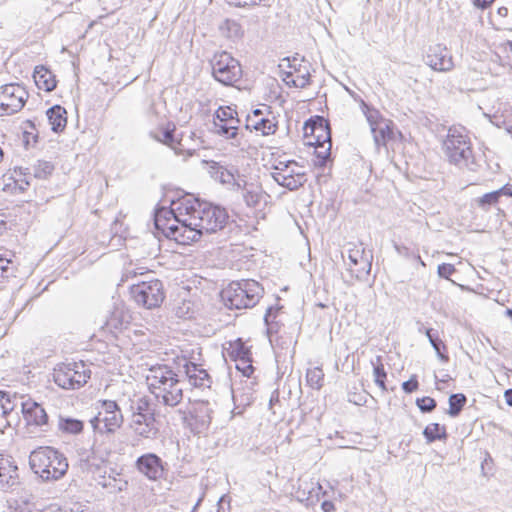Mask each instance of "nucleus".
<instances>
[{
    "label": "nucleus",
    "instance_id": "3",
    "mask_svg": "<svg viewBox=\"0 0 512 512\" xmlns=\"http://www.w3.org/2000/svg\"><path fill=\"white\" fill-rule=\"evenodd\" d=\"M32 471L44 481H54L62 478L68 470L66 457L53 447H39L29 456Z\"/></svg>",
    "mask_w": 512,
    "mask_h": 512
},
{
    "label": "nucleus",
    "instance_id": "50",
    "mask_svg": "<svg viewBox=\"0 0 512 512\" xmlns=\"http://www.w3.org/2000/svg\"><path fill=\"white\" fill-rule=\"evenodd\" d=\"M419 388V382L417 379V375L413 374L409 380L402 383V389L405 393L411 394L417 391Z\"/></svg>",
    "mask_w": 512,
    "mask_h": 512
},
{
    "label": "nucleus",
    "instance_id": "36",
    "mask_svg": "<svg viewBox=\"0 0 512 512\" xmlns=\"http://www.w3.org/2000/svg\"><path fill=\"white\" fill-rule=\"evenodd\" d=\"M425 335L427 336L439 359L445 362L448 361L449 357L447 354L442 352V350H446V346L440 339L438 331L435 329H425Z\"/></svg>",
    "mask_w": 512,
    "mask_h": 512
},
{
    "label": "nucleus",
    "instance_id": "25",
    "mask_svg": "<svg viewBox=\"0 0 512 512\" xmlns=\"http://www.w3.org/2000/svg\"><path fill=\"white\" fill-rule=\"evenodd\" d=\"M46 115L51 125V130L55 133L62 132L67 125V111L61 105H54L46 111Z\"/></svg>",
    "mask_w": 512,
    "mask_h": 512
},
{
    "label": "nucleus",
    "instance_id": "10",
    "mask_svg": "<svg viewBox=\"0 0 512 512\" xmlns=\"http://www.w3.org/2000/svg\"><path fill=\"white\" fill-rule=\"evenodd\" d=\"M29 97L24 86L9 83L0 87V116H8L19 112Z\"/></svg>",
    "mask_w": 512,
    "mask_h": 512
},
{
    "label": "nucleus",
    "instance_id": "54",
    "mask_svg": "<svg viewBox=\"0 0 512 512\" xmlns=\"http://www.w3.org/2000/svg\"><path fill=\"white\" fill-rule=\"evenodd\" d=\"M495 191L497 192L499 198H501V197L512 198V185L509 183L505 184L504 186H502L501 188H499Z\"/></svg>",
    "mask_w": 512,
    "mask_h": 512
},
{
    "label": "nucleus",
    "instance_id": "7",
    "mask_svg": "<svg viewBox=\"0 0 512 512\" xmlns=\"http://www.w3.org/2000/svg\"><path fill=\"white\" fill-rule=\"evenodd\" d=\"M96 409L97 414L90 420L94 431L113 434L122 426L124 418L116 401L99 400Z\"/></svg>",
    "mask_w": 512,
    "mask_h": 512
},
{
    "label": "nucleus",
    "instance_id": "6",
    "mask_svg": "<svg viewBox=\"0 0 512 512\" xmlns=\"http://www.w3.org/2000/svg\"><path fill=\"white\" fill-rule=\"evenodd\" d=\"M91 377V370L83 362L61 363L54 368V382L66 390L83 387Z\"/></svg>",
    "mask_w": 512,
    "mask_h": 512
},
{
    "label": "nucleus",
    "instance_id": "26",
    "mask_svg": "<svg viewBox=\"0 0 512 512\" xmlns=\"http://www.w3.org/2000/svg\"><path fill=\"white\" fill-rule=\"evenodd\" d=\"M36 86L46 92L52 91L56 87L55 75L44 66H36L33 73Z\"/></svg>",
    "mask_w": 512,
    "mask_h": 512
},
{
    "label": "nucleus",
    "instance_id": "62",
    "mask_svg": "<svg viewBox=\"0 0 512 512\" xmlns=\"http://www.w3.org/2000/svg\"><path fill=\"white\" fill-rule=\"evenodd\" d=\"M504 398H505L507 405L512 407V389H507L504 392Z\"/></svg>",
    "mask_w": 512,
    "mask_h": 512
},
{
    "label": "nucleus",
    "instance_id": "44",
    "mask_svg": "<svg viewBox=\"0 0 512 512\" xmlns=\"http://www.w3.org/2000/svg\"><path fill=\"white\" fill-rule=\"evenodd\" d=\"M175 125L168 124L167 127L163 130L162 138L158 136H154L155 140L161 142L172 149H176V145L180 144V142L176 141L174 138Z\"/></svg>",
    "mask_w": 512,
    "mask_h": 512
},
{
    "label": "nucleus",
    "instance_id": "51",
    "mask_svg": "<svg viewBox=\"0 0 512 512\" xmlns=\"http://www.w3.org/2000/svg\"><path fill=\"white\" fill-rule=\"evenodd\" d=\"M143 268H134L132 265L125 267L124 272L122 274L121 281H128L129 279L135 278L138 275H143Z\"/></svg>",
    "mask_w": 512,
    "mask_h": 512
},
{
    "label": "nucleus",
    "instance_id": "23",
    "mask_svg": "<svg viewBox=\"0 0 512 512\" xmlns=\"http://www.w3.org/2000/svg\"><path fill=\"white\" fill-rule=\"evenodd\" d=\"M129 426L133 433L142 439L156 440L160 435V422L156 417L143 418L139 422L131 419Z\"/></svg>",
    "mask_w": 512,
    "mask_h": 512
},
{
    "label": "nucleus",
    "instance_id": "46",
    "mask_svg": "<svg viewBox=\"0 0 512 512\" xmlns=\"http://www.w3.org/2000/svg\"><path fill=\"white\" fill-rule=\"evenodd\" d=\"M372 267V255H368V265L358 264L357 266H352L349 268L350 272L358 279L363 280L367 275H369Z\"/></svg>",
    "mask_w": 512,
    "mask_h": 512
},
{
    "label": "nucleus",
    "instance_id": "8",
    "mask_svg": "<svg viewBox=\"0 0 512 512\" xmlns=\"http://www.w3.org/2000/svg\"><path fill=\"white\" fill-rule=\"evenodd\" d=\"M212 76L225 86H234L242 78L240 62L226 51L216 52L210 60Z\"/></svg>",
    "mask_w": 512,
    "mask_h": 512
},
{
    "label": "nucleus",
    "instance_id": "28",
    "mask_svg": "<svg viewBox=\"0 0 512 512\" xmlns=\"http://www.w3.org/2000/svg\"><path fill=\"white\" fill-rule=\"evenodd\" d=\"M255 381L251 380L250 378H247L244 381L243 388H232V397L233 401L235 403H239L240 405L245 408L246 406H249L254 401V385Z\"/></svg>",
    "mask_w": 512,
    "mask_h": 512
},
{
    "label": "nucleus",
    "instance_id": "32",
    "mask_svg": "<svg viewBox=\"0 0 512 512\" xmlns=\"http://www.w3.org/2000/svg\"><path fill=\"white\" fill-rule=\"evenodd\" d=\"M84 423L82 420L59 416L58 418V430L65 434L76 435L83 431Z\"/></svg>",
    "mask_w": 512,
    "mask_h": 512
},
{
    "label": "nucleus",
    "instance_id": "37",
    "mask_svg": "<svg viewBox=\"0 0 512 512\" xmlns=\"http://www.w3.org/2000/svg\"><path fill=\"white\" fill-rule=\"evenodd\" d=\"M449 409L447 413L451 417H457L467 402V398L463 393L451 394L448 399Z\"/></svg>",
    "mask_w": 512,
    "mask_h": 512
},
{
    "label": "nucleus",
    "instance_id": "30",
    "mask_svg": "<svg viewBox=\"0 0 512 512\" xmlns=\"http://www.w3.org/2000/svg\"><path fill=\"white\" fill-rule=\"evenodd\" d=\"M131 419H136L137 422L140 419L148 417H156L155 409L152 407L150 400L146 397L139 398L133 405Z\"/></svg>",
    "mask_w": 512,
    "mask_h": 512
},
{
    "label": "nucleus",
    "instance_id": "57",
    "mask_svg": "<svg viewBox=\"0 0 512 512\" xmlns=\"http://www.w3.org/2000/svg\"><path fill=\"white\" fill-rule=\"evenodd\" d=\"M493 1L494 0H473V3L477 8L485 10L493 3Z\"/></svg>",
    "mask_w": 512,
    "mask_h": 512
},
{
    "label": "nucleus",
    "instance_id": "19",
    "mask_svg": "<svg viewBox=\"0 0 512 512\" xmlns=\"http://www.w3.org/2000/svg\"><path fill=\"white\" fill-rule=\"evenodd\" d=\"M131 315L125 308L122 301H115L111 309L108 310L103 329L110 333L122 331L130 323Z\"/></svg>",
    "mask_w": 512,
    "mask_h": 512
},
{
    "label": "nucleus",
    "instance_id": "38",
    "mask_svg": "<svg viewBox=\"0 0 512 512\" xmlns=\"http://www.w3.org/2000/svg\"><path fill=\"white\" fill-rule=\"evenodd\" d=\"M500 198L496 191L485 193L481 197L475 199V203L479 209L488 212L493 206L498 204Z\"/></svg>",
    "mask_w": 512,
    "mask_h": 512
},
{
    "label": "nucleus",
    "instance_id": "11",
    "mask_svg": "<svg viewBox=\"0 0 512 512\" xmlns=\"http://www.w3.org/2000/svg\"><path fill=\"white\" fill-rule=\"evenodd\" d=\"M20 408L30 432H34L32 428L39 429L41 432H48L50 430L49 416L42 404L32 399H27L21 401Z\"/></svg>",
    "mask_w": 512,
    "mask_h": 512
},
{
    "label": "nucleus",
    "instance_id": "15",
    "mask_svg": "<svg viewBox=\"0 0 512 512\" xmlns=\"http://www.w3.org/2000/svg\"><path fill=\"white\" fill-rule=\"evenodd\" d=\"M285 169H280L282 172H272V178L281 186L290 191L297 190L302 187L306 181V173L302 170L303 167L299 166L295 161H291L289 166H284Z\"/></svg>",
    "mask_w": 512,
    "mask_h": 512
},
{
    "label": "nucleus",
    "instance_id": "48",
    "mask_svg": "<svg viewBox=\"0 0 512 512\" xmlns=\"http://www.w3.org/2000/svg\"><path fill=\"white\" fill-rule=\"evenodd\" d=\"M11 264L12 262L9 259L0 255V282L13 275L14 269Z\"/></svg>",
    "mask_w": 512,
    "mask_h": 512
},
{
    "label": "nucleus",
    "instance_id": "31",
    "mask_svg": "<svg viewBox=\"0 0 512 512\" xmlns=\"http://www.w3.org/2000/svg\"><path fill=\"white\" fill-rule=\"evenodd\" d=\"M246 128L261 131L262 135H272L277 130V124L268 118L261 117L254 119L251 115L247 116Z\"/></svg>",
    "mask_w": 512,
    "mask_h": 512
},
{
    "label": "nucleus",
    "instance_id": "63",
    "mask_svg": "<svg viewBox=\"0 0 512 512\" xmlns=\"http://www.w3.org/2000/svg\"><path fill=\"white\" fill-rule=\"evenodd\" d=\"M230 503V498L227 496V495H223L220 497L219 501H218V512H220V510L223 508V503Z\"/></svg>",
    "mask_w": 512,
    "mask_h": 512
},
{
    "label": "nucleus",
    "instance_id": "17",
    "mask_svg": "<svg viewBox=\"0 0 512 512\" xmlns=\"http://www.w3.org/2000/svg\"><path fill=\"white\" fill-rule=\"evenodd\" d=\"M425 63L438 72H448L454 68L452 55L447 47L442 44L429 46L425 56Z\"/></svg>",
    "mask_w": 512,
    "mask_h": 512
},
{
    "label": "nucleus",
    "instance_id": "49",
    "mask_svg": "<svg viewBox=\"0 0 512 512\" xmlns=\"http://www.w3.org/2000/svg\"><path fill=\"white\" fill-rule=\"evenodd\" d=\"M270 321V314L268 315H264V323H265V326H266V332H267V335L269 337V341L270 343L272 344L273 343V335L274 334H277L278 333V329H279V324L278 322H272V323H269Z\"/></svg>",
    "mask_w": 512,
    "mask_h": 512
},
{
    "label": "nucleus",
    "instance_id": "27",
    "mask_svg": "<svg viewBox=\"0 0 512 512\" xmlns=\"http://www.w3.org/2000/svg\"><path fill=\"white\" fill-rule=\"evenodd\" d=\"M185 374L189 381L196 387L205 386L206 382H210V376L207 371L201 368L200 365L186 361L184 364Z\"/></svg>",
    "mask_w": 512,
    "mask_h": 512
},
{
    "label": "nucleus",
    "instance_id": "1",
    "mask_svg": "<svg viewBox=\"0 0 512 512\" xmlns=\"http://www.w3.org/2000/svg\"><path fill=\"white\" fill-rule=\"evenodd\" d=\"M194 201L189 202L186 196L172 201L171 207H159L154 212V226L167 238L174 239L182 245L192 243L195 232L191 230V222H187V214L193 209Z\"/></svg>",
    "mask_w": 512,
    "mask_h": 512
},
{
    "label": "nucleus",
    "instance_id": "12",
    "mask_svg": "<svg viewBox=\"0 0 512 512\" xmlns=\"http://www.w3.org/2000/svg\"><path fill=\"white\" fill-rule=\"evenodd\" d=\"M167 466L168 464L153 452L144 453L135 461L136 470L150 481L163 479L168 471Z\"/></svg>",
    "mask_w": 512,
    "mask_h": 512
},
{
    "label": "nucleus",
    "instance_id": "43",
    "mask_svg": "<svg viewBox=\"0 0 512 512\" xmlns=\"http://www.w3.org/2000/svg\"><path fill=\"white\" fill-rule=\"evenodd\" d=\"M222 30L227 31V37L230 39H238L243 36L242 26L235 20L227 19L221 26Z\"/></svg>",
    "mask_w": 512,
    "mask_h": 512
},
{
    "label": "nucleus",
    "instance_id": "16",
    "mask_svg": "<svg viewBox=\"0 0 512 512\" xmlns=\"http://www.w3.org/2000/svg\"><path fill=\"white\" fill-rule=\"evenodd\" d=\"M211 413L208 402H198L183 419L194 434H201L207 431L211 424Z\"/></svg>",
    "mask_w": 512,
    "mask_h": 512
},
{
    "label": "nucleus",
    "instance_id": "35",
    "mask_svg": "<svg viewBox=\"0 0 512 512\" xmlns=\"http://www.w3.org/2000/svg\"><path fill=\"white\" fill-rule=\"evenodd\" d=\"M370 253L365 251V248L360 245H353L347 250L349 259V268L357 266L358 264L368 265V255Z\"/></svg>",
    "mask_w": 512,
    "mask_h": 512
},
{
    "label": "nucleus",
    "instance_id": "59",
    "mask_svg": "<svg viewBox=\"0 0 512 512\" xmlns=\"http://www.w3.org/2000/svg\"><path fill=\"white\" fill-rule=\"evenodd\" d=\"M278 311H279V308H274L273 306H270L267 308L265 315L270 314L269 323L276 322V317H277Z\"/></svg>",
    "mask_w": 512,
    "mask_h": 512
},
{
    "label": "nucleus",
    "instance_id": "58",
    "mask_svg": "<svg viewBox=\"0 0 512 512\" xmlns=\"http://www.w3.org/2000/svg\"><path fill=\"white\" fill-rule=\"evenodd\" d=\"M321 509L323 512H333L335 510V505L332 501L325 500L321 504Z\"/></svg>",
    "mask_w": 512,
    "mask_h": 512
},
{
    "label": "nucleus",
    "instance_id": "33",
    "mask_svg": "<svg viewBox=\"0 0 512 512\" xmlns=\"http://www.w3.org/2000/svg\"><path fill=\"white\" fill-rule=\"evenodd\" d=\"M423 436L427 443H433L437 440H446L448 437L446 427L439 423H431L423 430Z\"/></svg>",
    "mask_w": 512,
    "mask_h": 512
},
{
    "label": "nucleus",
    "instance_id": "29",
    "mask_svg": "<svg viewBox=\"0 0 512 512\" xmlns=\"http://www.w3.org/2000/svg\"><path fill=\"white\" fill-rule=\"evenodd\" d=\"M234 191L241 192L242 199L248 207H256L260 203L262 194L254 184H249L245 178L244 187H236Z\"/></svg>",
    "mask_w": 512,
    "mask_h": 512
},
{
    "label": "nucleus",
    "instance_id": "13",
    "mask_svg": "<svg viewBox=\"0 0 512 512\" xmlns=\"http://www.w3.org/2000/svg\"><path fill=\"white\" fill-rule=\"evenodd\" d=\"M316 130H320L325 134L323 143H327V147L321 149L316 148L315 151L317 158L316 165L323 167L326 165L332 147L331 132L328 121L321 116H315L314 118L308 119L304 123V131L306 136L309 134H314Z\"/></svg>",
    "mask_w": 512,
    "mask_h": 512
},
{
    "label": "nucleus",
    "instance_id": "18",
    "mask_svg": "<svg viewBox=\"0 0 512 512\" xmlns=\"http://www.w3.org/2000/svg\"><path fill=\"white\" fill-rule=\"evenodd\" d=\"M367 121L377 147L384 146L393 137V122L384 118L378 119V111L366 113Z\"/></svg>",
    "mask_w": 512,
    "mask_h": 512
},
{
    "label": "nucleus",
    "instance_id": "41",
    "mask_svg": "<svg viewBox=\"0 0 512 512\" xmlns=\"http://www.w3.org/2000/svg\"><path fill=\"white\" fill-rule=\"evenodd\" d=\"M381 360V356H377L376 362L372 361L374 381L382 390H386L385 380L387 377V373L384 369V365L382 364Z\"/></svg>",
    "mask_w": 512,
    "mask_h": 512
},
{
    "label": "nucleus",
    "instance_id": "64",
    "mask_svg": "<svg viewBox=\"0 0 512 512\" xmlns=\"http://www.w3.org/2000/svg\"><path fill=\"white\" fill-rule=\"evenodd\" d=\"M508 12H509L508 8L504 7V6L499 7L498 10H497L498 15H500L502 17H507L508 16Z\"/></svg>",
    "mask_w": 512,
    "mask_h": 512
},
{
    "label": "nucleus",
    "instance_id": "2",
    "mask_svg": "<svg viewBox=\"0 0 512 512\" xmlns=\"http://www.w3.org/2000/svg\"><path fill=\"white\" fill-rule=\"evenodd\" d=\"M192 204L193 209L187 214V222H191V230L195 232L192 242H197L205 234L216 233L222 230L227 224L229 215L225 208L206 202H201L193 196H186Z\"/></svg>",
    "mask_w": 512,
    "mask_h": 512
},
{
    "label": "nucleus",
    "instance_id": "61",
    "mask_svg": "<svg viewBox=\"0 0 512 512\" xmlns=\"http://www.w3.org/2000/svg\"><path fill=\"white\" fill-rule=\"evenodd\" d=\"M394 247H395V250L397 251V253L400 255L407 256L409 253V249L405 246H400L398 244H395Z\"/></svg>",
    "mask_w": 512,
    "mask_h": 512
},
{
    "label": "nucleus",
    "instance_id": "47",
    "mask_svg": "<svg viewBox=\"0 0 512 512\" xmlns=\"http://www.w3.org/2000/svg\"><path fill=\"white\" fill-rule=\"evenodd\" d=\"M416 405L422 413H430L436 408L437 403L435 399L424 396L416 399Z\"/></svg>",
    "mask_w": 512,
    "mask_h": 512
},
{
    "label": "nucleus",
    "instance_id": "56",
    "mask_svg": "<svg viewBox=\"0 0 512 512\" xmlns=\"http://www.w3.org/2000/svg\"><path fill=\"white\" fill-rule=\"evenodd\" d=\"M259 2H260L259 0H233L232 6H235V7L255 6Z\"/></svg>",
    "mask_w": 512,
    "mask_h": 512
},
{
    "label": "nucleus",
    "instance_id": "22",
    "mask_svg": "<svg viewBox=\"0 0 512 512\" xmlns=\"http://www.w3.org/2000/svg\"><path fill=\"white\" fill-rule=\"evenodd\" d=\"M178 374L166 364H157L151 366L146 376L149 390L151 394L158 389V385H165L173 380L178 379Z\"/></svg>",
    "mask_w": 512,
    "mask_h": 512
},
{
    "label": "nucleus",
    "instance_id": "20",
    "mask_svg": "<svg viewBox=\"0 0 512 512\" xmlns=\"http://www.w3.org/2000/svg\"><path fill=\"white\" fill-rule=\"evenodd\" d=\"M228 354L235 362L236 369L244 377L250 378L254 372L250 349L241 340H237L235 343L230 344Z\"/></svg>",
    "mask_w": 512,
    "mask_h": 512
},
{
    "label": "nucleus",
    "instance_id": "24",
    "mask_svg": "<svg viewBox=\"0 0 512 512\" xmlns=\"http://www.w3.org/2000/svg\"><path fill=\"white\" fill-rule=\"evenodd\" d=\"M19 483L18 467L11 456L0 454V484L3 488H13Z\"/></svg>",
    "mask_w": 512,
    "mask_h": 512
},
{
    "label": "nucleus",
    "instance_id": "4",
    "mask_svg": "<svg viewBox=\"0 0 512 512\" xmlns=\"http://www.w3.org/2000/svg\"><path fill=\"white\" fill-rule=\"evenodd\" d=\"M444 155L449 163L459 167L476 171V161L472 150L470 138L464 127L452 126L448 129L443 141Z\"/></svg>",
    "mask_w": 512,
    "mask_h": 512
},
{
    "label": "nucleus",
    "instance_id": "45",
    "mask_svg": "<svg viewBox=\"0 0 512 512\" xmlns=\"http://www.w3.org/2000/svg\"><path fill=\"white\" fill-rule=\"evenodd\" d=\"M235 115H237L236 110H234L230 106H225V107L220 106L215 112L214 121L226 122V123L228 121L233 122Z\"/></svg>",
    "mask_w": 512,
    "mask_h": 512
},
{
    "label": "nucleus",
    "instance_id": "21",
    "mask_svg": "<svg viewBox=\"0 0 512 512\" xmlns=\"http://www.w3.org/2000/svg\"><path fill=\"white\" fill-rule=\"evenodd\" d=\"M158 403L164 406L175 407L183 399L182 381L178 378L165 385H158V389L152 393Z\"/></svg>",
    "mask_w": 512,
    "mask_h": 512
},
{
    "label": "nucleus",
    "instance_id": "52",
    "mask_svg": "<svg viewBox=\"0 0 512 512\" xmlns=\"http://www.w3.org/2000/svg\"><path fill=\"white\" fill-rule=\"evenodd\" d=\"M437 272L441 278L449 279V277L456 272V269L452 264L442 263L438 265Z\"/></svg>",
    "mask_w": 512,
    "mask_h": 512
},
{
    "label": "nucleus",
    "instance_id": "42",
    "mask_svg": "<svg viewBox=\"0 0 512 512\" xmlns=\"http://www.w3.org/2000/svg\"><path fill=\"white\" fill-rule=\"evenodd\" d=\"M54 165L49 161L39 160L33 166L34 177L38 179H46L52 174Z\"/></svg>",
    "mask_w": 512,
    "mask_h": 512
},
{
    "label": "nucleus",
    "instance_id": "5",
    "mask_svg": "<svg viewBox=\"0 0 512 512\" xmlns=\"http://www.w3.org/2000/svg\"><path fill=\"white\" fill-rule=\"evenodd\" d=\"M262 285L253 279L232 281L222 289L220 296L229 309L253 308L263 297Z\"/></svg>",
    "mask_w": 512,
    "mask_h": 512
},
{
    "label": "nucleus",
    "instance_id": "14",
    "mask_svg": "<svg viewBox=\"0 0 512 512\" xmlns=\"http://www.w3.org/2000/svg\"><path fill=\"white\" fill-rule=\"evenodd\" d=\"M209 173L214 180L224 185H230L232 190L236 187L245 186V175L241 174L235 165H223L219 162L211 161Z\"/></svg>",
    "mask_w": 512,
    "mask_h": 512
},
{
    "label": "nucleus",
    "instance_id": "39",
    "mask_svg": "<svg viewBox=\"0 0 512 512\" xmlns=\"http://www.w3.org/2000/svg\"><path fill=\"white\" fill-rule=\"evenodd\" d=\"M21 401H24L22 397H18L16 394L11 395L9 392H6L3 403L1 404L3 416L10 417L12 412L20 406Z\"/></svg>",
    "mask_w": 512,
    "mask_h": 512
},
{
    "label": "nucleus",
    "instance_id": "55",
    "mask_svg": "<svg viewBox=\"0 0 512 512\" xmlns=\"http://www.w3.org/2000/svg\"><path fill=\"white\" fill-rule=\"evenodd\" d=\"M315 137V144L317 149L325 148L327 143H323V139L325 138V134L321 132L320 130H316L314 134H312Z\"/></svg>",
    "mask_w": 512,
    "mask_h": 512
},
{
    "label": "nucleus",
    "instance_id": "9",
    "mask_svg": "<svg viewBox=\"0 0 512 512\" xmlns=\"http://www.w3.org/2000/svg\"><path fill=\"white\" fill-rule=\"evenodd\" d=\"M129 293L138 306L146 309L160 307L165 299L163 283L159 279L133 283L130 285Z\"/></svg>",
    "mask_w": 512,
    "mask_h": 512
},
{
    "label": "nucleus",
    "instance_id": "53",
    "mask_svg": "<svg viewBox=\"0 0 512 512\" xmlns=\"http://www.w3.org/2000/svg\"><path fill=\"white\" fill-rule=\"evenodd\" d=\"M310 74L307 72L305 74H297L294 77V87L296 88H305L309 84Z\"/></svg>",
    "mask_w": 512,
    "mask_h": 512
},
{
    "label": "nucleus",
    "instance_id": "60",
    "mask_svg": "<svg viewBox=\"0 0 512 512\" xmlns=\"http://www.w3.org/2000/svg\"><path fill=\"white\" fill-rule=\"evenodd\" d=\"M291 163V161H287V162H278V164L274 165L273 166V172H282L280 169H285L284 166H289Z\"/></svg>",
    "mask_w": 512,
    "mask_h": 512
},
{
    "label": "nucleus",
    "instance_id": "34",
    "mask_svg": "<svg viewBox=\"0 0 512 512\" xmlns=\"http://www.w3.org/2000/svg\"><path fill=\"white\" fill-rule=\"evenodd\" d=\"M214 133L226 139L233 140L232 144L240 146V140L237 137L236 126H229L226 122L213 121Z\"/></svg>",
    "mask_w": 512,
    "mask_h": 512
},
{
    "label": "nucleus",
    "instance_id": "40",
    "mask_svg": "<svg viewBox=\"0 0 512 512\" xmlns=\"http://www.w3.org/2000/svg\"><path fill=\"white\" fill-rule=\"evenodd\" d=\"M324 373L320 367H314L307 370L306 380L308 385L319 390L323 386Z\"/></svg>",
    "mask_w": 512,
    "mask_h": 512
}]
</instances>
